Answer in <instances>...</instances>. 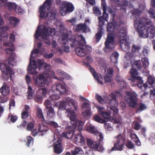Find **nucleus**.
Masks as SVG:
<instances>
[{
  "instance_id": "1",
  "label": "nucleus",
  "mask_w": 155,
  "mask_h": 155,
  "mask_svg": "<svg viewBox=\"0 0 155 155\" xmlns=\"http://www.w3.org/2000/svg\"><path fill=\"white\" fill-rule=\"evenodd\" d=\"M70 115V120L72 127L74 129L78 130L79 132L75 135L74 140L75 143L78 145H84L85 144V139L82 135L81 132L84 123L81 120H77L76 115L74 113L72 112Z\"/></svg>"
},
{
  "instance_id": "2",
  "label": "nucleus",
  "mask_w": 155,
  "mask_h": 155,
  "mask_svg": "<svg viewBox=\"0 0 155 155\" xmlns=\"http://www.w3.org/2000/svg\"><path fill=\"white\" fill-rule=\"evenodd\" d=\"M142 68L140 60L135 61L133 63V65L130 71L131 77L130 80L132 81V86L137 85L141 90H143L142 85L143 81L141 77L137 76L138 75L137 70H140Z\"/></svg>"
},
{
  "instance_id": "3",
  "label": "nucleus",
  "mask_w": 155,
  "mask_h": 155,
  "mask_svg": "<svg viewBox=\"0 0 155 155\" xmlns=\"http://www.w3.org/2000/svg\"><path fill=\"white\" fill-rule=\"evenodd\" d=\"M68 34L67 33L64 34L62 36L61 40L60 41V43L65 45L68 43V40L71 41L72 43L70 44L72 48L78 46H83L85 45L86 42L85 38L83 36L81 35L78 37V40L77 41L76 38L74 37L68 38Z\"/></svg>"
},
{
  "instance_id": "4",
  "label": "nucleus",
  "mask_w": 155,
  "mask_h": 155,
  "mask_svg": "<svg viewBox=\"0 0 155 155\" xmlns=\"http://www.w3.org/2000/svg\"><path fill=\"white\" fill-rule=\"evenodd\" d=\"M115 35L119 39L120 46L122 50L125 52L128 51L130 47L127 41V31L126 29L122 27L120 29L117 30Z\"/></svg>"
},
{
  "instance_id": "5",
  "label": "nucleus",
  "mask_w": 155,
  "mask_h": 155,
  "mask_svg": "<svg viewBox=\"0 0 155 155\" xmlns=\"http://www.w3.org/2000/svg\"><path fill=\"white\" fill-rule=\"evenodd\" d=\"M9 36V38L8 41L10 42L5 43L4 45L6 46H12V47L9 48L5 49V50L7 54H11L8 58V62L9 64L13 66L15 65L16 63L15 58L16 56L15 54L14 53H12L14 51L15 48L13 47L14 45L12 42H13L15 41V36L12 34H10Z\"/></svg>"
},
{
  "instance_id": "6",
  "label": "nucleus",
  "mask_w": 155,
  "mask_h": 155,
  "mask_svg": "<svg viewBox=\"0 0 155 155\" xmlns=\"http://www.w3.org/2000/svg\"><path fill=\"white\" fill-rule=\"evenodd\" d=\"M60 107L65 108L68 113L70 118V114L72 112L75 113L73 111L74 110H77L78 106V103L73 100H68L67 102L62 101L60 103Z\"/></svg>"
},
{
  "instance_id": "7",
  "label": "nucleus",
  "mask_w": 155,
  "mask_h": 155,
  "mask_svg": "<svg viewBox=\"0 0 155 155\" xmlns=\"http://www.w3.org/2000/svg\"><path fill=\"white\" fill-rule=\"evenodd\" d=\"M132 14L133 15L135 16L136 18L134 21V26L135 28L140 30L139 33L142 36L144 33V31L146 32V30H143L144 27L143 24L140 22L141 18H140V11L137 9H134L133 11Z\"/></svg>"
},
{
  "instance_id": "8",
  "label": "nucleus",
  "mask_w": 155,
  "mask_h": 155,
  "mask_svg": "<svg viewBox=\"0 0 155 155\" xmlns=\"http://www.w3.org/2000/svg\"><path fill=\"white\" fill-rule=\"evenodd\" d=\"M74 10L73 5L71 2L67 1H64L62 2L61 5L59 8V10L61 15L64 16L68 13H70Z\"/></svg>"
},
{
  "instance_id": "9",
  "label": "nucleus",
  "mask_w": 155,
  "mask_h": 155,
  "mask_svg": "<svg viewBox=\"0 0 155 155\" xmlns=\"http://www.w3.org/2000/svg\"><path fill=\"white\" fill-rule=\"evenodd\" d=\"M53 31L54 30L52 29H50L49 30L45 26L43 29H41L40 27L38 26L35 34V38L38 39L39 37H42L43 39H46L48 35H52Z\"/></svg>"
},
{
  "instance_id": "10",
  "label": "nucleus",
  "mask_w": 155,
  "mask_h": 155,
  "mask_svg": "<svg viewBox=\"0 0 155 155\" xmlns=\"http://www.w3.org/2000/svg\"><path fill=\"white\" fill-rule=\"evenodd\" d=\"M115 138L117 139V142L114 143V147L111 149L110 151L122 150L126 141L125 137L121 134H120Z\"/></svg>"
},
{
  "instance_id": "11",
  "label": "nucleus",
  "mask_w": 155,
  "mask_h": 155,
  "mask_svg": "<svg viewBox=\"0 0 155 155\" xmlns=\"http://www.w3.org/2000/svg\"><path fill=\"white\" fill-rule=\"evenodd\" d=\"M124 99L130 107L134 108L136 107L138 100L136 94L131 92H127Z\"/></svg>"
},
{
  "instance_id": "12",
  "label": "nucleus",
  "mask_w": 155,
  "mask_h": 155,
  "mask_svg": "<svg viewBox=\"0 0 155 155\" xmlns=\"http://www.w3.org/2000/svg\"><path fill=\"white\" fill-rule=\"evenodd\" d=\"M114 37L112 33H109L105 42V47L104 49L106 52H108L113 50L114 48L115 41Z\"/></svg>"
},
{
  "instance_id": "13",
  "label": "nucleus",
  "mask_w": 155,
  "mask_h": 155,
  "mask_svg": "<svg viewBox=\"0 0 155 155\" xmlns=\"http://www.w3.org/2000/svg\"><path fill=\"white\" fill-rule=\"evenodd\" d=\"M35 85L38 88L44 86L46 84H49L48 80L50 78L48 77L45 78L43 74H40L34 78Z\"/></svg>"
},
{
  "instance_id": "14",
  "label": "nucleus",
  "mask_w": 155,
  "mask_h": 155,
  "mask_svg": "<svg viewBox=\"0 0 155 155\" xmlns=\"http://www.w3.org/2000/svg\"><path fill=\"white\" fill-rule=\"evenodd\" d=\"M108 101L107 102L108 104L111 106L109 107L110 112L111 113H113L114 114H117L118 110L117 108L114 106L116 104L117 102L116 97V95L114 93H111L107 97Z\"/></svg>"
},
{
  "instance_id": "15",
  "label": "nucleus",
  "mask_w": 155,
  "mask_h": 155,
  "mask_svg": "<svg viewBox=\"0 0 155 155\" xmlns=\"http://www.w3.org/2000/svg\"><path fill=\"white\" fill-rule=\"evenodd\" d=\"M99 140L98 141H94L93 140L88 139L87 140V143L89 148L94 150H97L100 151H103L104 148L101 142Z\"/></svg>"
},
{
  "instance_id": "16",
  "label": "nucleus",
  "mask_w": 155,
  "mask_h": 155,
  "mask_svg": "<svg viewBox=\"0 0 155 155\" xmlns=\"http://www.w3.org/2000/svg\"><path fill=\"white\" fill-rule=\"evenodd\" d=\"M140 22L142 23L144 27V28L143 29L144 30H146V31L145 32L144 31V33L143 35H141L139 31L140 30L138 29H136L138 31L140 36L141 37H144V36H146L147 37L148 35V29L150 28L151 26V22L149 19H147L145 18L142 17L141 18V19L140 20Z\"/></svg>"
},
{
  "instance_id": "17",
  "label": "nucleus",
  "mask_w": 155,
  "mask_h": 155,
  "mask_svg": "<svg viewBox=\"0 0 155 155\" xmlns=\"http://www.w3.org/2000/svg\"><path fill=\"white\" fill-rule=\"evenodd\" d=\"M0 69L3 72L2 77L3 79L7 80L9 75H11L12 71L11 68L8 65L4 63L0 64Z\"/></svg>"
},
{
  "instance_id": "18",
  "label": "nucleus",
  "mask_w": 155,
  "mask_h": 155,
  "mask_svg": "<svg viewBox=\"0 0 155 155\" xmlns=\"http://www.w3.org/2000/svg\"><path fill=\"white\" fill-rule=\"evenodd\" d=\"M47 91V89L45 87L39 89L34 98L35 101L38 103H41L43 97H45Z\"/></svg>"
},
{
  "instance_id": "19",
  "label": "nucleus",
  "mask_w": 155,
  "mask_h": 155,
  "mask_svg": "<svg viewBox=\"0 0 155 155\" xmlns=\"http://www.w3.org/2000/svg\"><path fill=\"white\" fill-rule=\"evenodd\" d=\"M16 5L15 3L8 2L7 0H0V7H3L10 12L14 11Z\"/></svg>"
},
{
  "instance_id": "20",
  "label": "nucleus",
  "mask_w": 155,
  "mask_h": 155,
  "mask_svg": "<svg viewBox=\"0 0 155 155\" xmlns=\"http://www.w3.org/2000/svg\"><path fill=\"white\" fill-rule=\"evenodd\" d=\"M87 23H90L89 19L85 20L84 23H80L74 27V28L76 31H82L83 32H86L88 28Z\"/></svg>"
},
{
  "instance_id": "21",
  "label": "nucleus",
  "mask_w": 155,
  "mask_h": 155,
  "mask_svg": "<svg viewBox=\"0 0 155 155\" xmlns=\"http://www.w3.org/2000/svg\"><path fill=\"white\" fill-rule=\"evenodd\" d=\"M51 90L54 92H58L61 94L66 92L65 86L58 83L54 84L51 87Z\"/></svg>"
},
{
  "instance_id": "22",
  "label": "nucleus",
  "mask_w": 155,
  "mask_h": 155,
  "mask_svg": "<svg viewBox=\"0 0 155 155\" xmlns=\"http://www.w3.org/2000/svg\"><path fill=\"white\" fill-rule=\"evenodd\" d=\"M54 152L57 154H60L63 150V147L61 141L58 140L53 144Z\"/></svg>"
},
{
  "instance_id": "23",
  "label": "nucleus",
  "mask_w": 155,
  "mask_h": 155,
  "mask_svg": "<svg viewBox=\"0 0 155 155\" xmlns=\"http://www.w3.org/2000/svg\"><path fill=\"white\" fill-rule=\"evenodd\" d=\"M87 130L91 133L94 134L97 136V138L100 141H102L104 139V137L102 134L97 131L94 126H90L87 128Z\"/></svg>"
},
{
  "instance_id": "24",
  "label": "nucleus",
  "mask_w": 155,
  "mask_h": 155,
  "mask_svg": "<svg viewBox=\"0 0 155 155\" xmlns=\"http://www.w3.org/2000/svg\"><path fill=\"white\" fill-rule=\"evenodd\" d=\"M52 3L51 0H46L43 5L40 7L39 12L41 13V17L44 16V14L43 13L44 11L45 10L46 8L49 9Z\"/></svg>"
},
{
  "instance_id": "25",
  "label": "nucleus",
  "mask_w": 155,
  "mask_h": 155,
  "mask_svg": "<svg viewBox=\"0 0 155 155\" xmlns=\"http://www.w3.org/2000/svg\"><path fill=\"white\" fill-rule=\"evenodd\" d=\"M43 13L44 14L43 17H41V13L39 17L41 18H46L49 20H52L54 19L56 17V14L53 11H51L49 12H48L46 13V10L44 11Z\"/></svg>"
},
{
  "instance_id": "26",
  "label": "nucleus",
  "mask_w": 155,
  "mask_h": 155,
  "mask_svg": "<svg viewBox=\"0 0 155 155\" xmlns=\"http://www.w3.org/2000/svg\"><path fill=\"white\" fill-rule=\"evenodd\" d=\"M48 130V128L47 126H45V125H40L38 131H37L36 130H35L32 131L33 135L34 136H36L39 134V132L42 133L45 132L47 131Z\"/></svg>"
},
{
  "instance_id": "27",
  "label": "nucleus",
  "mask_w": 155,
  "mask_h": 155,
  "mask_svg": "<svg viewBox=\"0 0 155 155\" xmlns=\"http://www.w3.org/2000/svg\"><path fill=\"white\" fill-rule=\"evenodd\" d=\"M0 92L2 94L5 96L8 95L10 92L9 87L6 83H4L1 88Z\"/></svg>"
},
{
  "instance_id": "28",
  "label": "nucleus",
  "mask_w": 155,
  "mask_h": 155,
  "mask_svg": "<svg viewBox=\"0 0 155 155\" xmlns=\"http://www.w3.org/2000/svg\"><path fill=\"white\" fill-rule=\"evenodd\" d=\"M9 28V27L7 25H3L0 27V36L2 38L6 36V38H7V31Z\"/></svg>"
},
{
  "instance_id": "29",
  "label": "nucleus",
  "mask_w": 155,
  "mask_h": 155,
  "mask_svg": "<svg viewBox=\"0 0 155 155\" xmlns=\"http://www.w3.org/2000/svg\"><path fill=\"white\" fill-rule=\"evenodd\" d=\"M31 64L32 60L31 58H30V62L28 68V72L30 74L36 75L38 73V72L36 71V69L37 68V67L31 66Z\"/></svg>"
},
{
  "instance_id": "30",
  "label": "nucleus",
  "mask_w": 155,
  "mask_h": 155,
  "mask_svg": "<svg viewBox=\"0 0 155 155\" xmlns=\"http://www.w3.org/2000/svg\"><path fill=\"white\" fill-rule=\"evenodd\" d=\"M8 20L10 22L11 25L12 27H15L18 25L20 20L16 17L11 16L10 17Z\"/></svg>"
},
{
  "instance_id": "31",
  "label": "nucleus",
  "mask_w": 155,
  "mask_h": 155,
  "mask_svg": "<svg viewBox=\"0 0 155 155\" xmlns=\"http://www.w3.org/2000/svg\"><path fill=\"white\" fill-rule=\"evenodd\" d=\"M76 54L80 57H84L86 54L87 51L84 48H77L75 49Z\"/></svg>"
},
{
  "instance_id": "32",
  "label": "nucleus",
  "mask_w": 155,
  "mask_h": 155,
  "mask_svg": "<svg viewBox=\"0 0 155 155\" xmlns=\"http://www.w3.org/2000/svg\"><path fill=\"white\" fill-rule=\"evenodd\" d=\"M30 107L28 105H26L25 107L22 111L21 113V118L23 119H26L28 118L29 115V110Z\"/></svg>"
},
{
  "instance_id": "33",
  "label": "nucleus",
  "mask_w": 155,
  "mask_h": 155,
  "mask_svg": "<svg viewBox=\"0 0 155 155\" xmlns=\"http://www.w3.org/2000/svg\"><path fill=\"white\" fill-rule=\"evenodd\" d=\"M115 2H121L120 4V5L121 9H123L124 12L126 10V7L128 5V2L125 0H113Z\"/></svg>"
},
{
  "instance_id": "34",
  "label": "nucleus",
  "mask_w": 155,
  "mask_h": 155,
  "mask_svg": "<svg viewBox=\"0 0 155 155\" xmlns=\"http://www.w3.org/2000/svg\"><path fill=\"white\" fill-rule=\"evenodd\" d=\"M147 108L146 105L144 103H140L139 104L136 110V113L143 111Z\"/></svg>"
},
{
  "instance_id": "35",
  "label": "nucleus",
  "mask_w": 155,
  "mask_h": 155,
  "mask_svg": "<svg viewBox=\"0 0 155 155\" xmlns=\"http://www.w3.org/2000/svg\"><path fill=\"white\" fill-rule=\"evenodd\" d=\"M116 23L110 22L107 24V29L108 31L113 32L116 28Z\"/></svg>"
},
{
  "instance_id": "36",
  "label": "nucleus",
  "mask_w": 155,
  "mask_h": 155,
  "mask_svg": "<svg viewBox=\"0 0 155 155\" xmlns=\"http://www.w3.org/2000/svg\"><path fill=\"white\" fill-rule=\"evenodd\" d=\"M36 116L39 119H41L42 121L45 120L41 109L38 107L36 111Z\"/></svg>"
},
{
  "instance_id": "37",
  "label": "nucleus",
  "mask_w": 155,
  "mask_h": 155,
  "mask_svg": "<svg viewBox=\"0 0 155 155\" xmlns=\"http://www.w3.org/2000/svg\"><path fill=\"white\" fill-rule=\"evenodd\" d=\"M72 155H76L78 154H82L83 151L82 149L80 147H75L74 150L71 151Z\"/></svg>"
},
{
  "instance_id": "38",
  "label": "nucleus",
  "mask_w": 155,
  "mask_h": 155,
  "mask_svg": "<svg viewBox=\"0 0 155 155\" xmlns=\"http://www.w3.org/2000/svg\"><path fill=\"white\" fill-rule=\"evenodd\" d=\"M48 110L47 116L50 118H52L55 115V113L53 108L51 107L47 109Z\"/></svg>"
},
{
  "instance_id": "39",
  "label": "nucleus",
  "mask_w": 155,
  "mask_h": 155,
  "mask_svg": "<svg viewBox=\"0 0 155 155\" xmlns=\"http://www.w3.org/2000/svg\"><path fill=\"white\" fill-rule=\"evenodd\" d=\"M33 138L30 136H28L25 140V141L26 143V145L28 147H29L31 143H33Z\"/></svg>"
},
{
  "instance_id": "40",
  "label": "nucleus",
  "mask_w": 155,
  "mask_h": 155,
  "mask_svg": "<svg viewBox=\"0 0 155 155\" xmlns=\"http://www.w3.org/2000/svg\"><path fill=\"white\" fill-rule=\"evenodd\" d=\"M15 12L19 15H21L24 13V11L21 7L17 5L16 8L15 9Z\"/></svg>"
},
{
  "instance_id": "41",
  "label": "nucleus",
  "mask_w": 155,
  "mask_h": 155,
  "mask_svg": "<svg viewBox=\"0 0 155 155\" xmlns=\"http://www.w3.org/2000/svg\"><path fill=\"white\" fill-rule=\"evenodd\" d=\"M28 97L27 98L28 99H31L33 98V92L32 91V89L31 86H28V91H27Z\"/></svg>"
},
{
  "instance_id": "42",
  "label": "nucleus",
  "mask_w": 155,
  "mask_h": 155,
  "mask_svg": "<svg viewBox=\"0 0 155 155\" xmlns=\"http://www.w3.org/2000/svg\"><path fill=\"white\" fill-rule=\"evenodd\" d=\"M93 118L94 120L97 122L102 124H104L106 122V121L105 120L101 118L98 115H95Z\"/></svg>"
},
{
  "instance_id": "43",
  "label": "nucleus",
  "mask_w": 155,
  "mask_h": 155,
  "mask_svg": "<svg viewBox=\"0 0 155 155\" xmlns=\"http://www.w3.org/2000/svg\"><path fill=\"white\" fill-rule=\"evenodd\" d=\"M102 30L101 28L99 29V31L95 35V37L97 39V42H98L100 40L102 35Z\"/></svg>"
},
{
  "instance_id": "44",
  "label": "nucleus",
  "mask_w": 155,
  "mask_h": 155,
  "mask_svg": "<svg viewBox=\"0 0 155 155\" xmlns=\"http://www.w3.org/2000/svg\"><path fill=\"white\" fill-rule=\"evenodd\" d=\"M141 60L143 62V67L144 68H146L149 64L148 58L144 57Z\"/></svg>"
},
{
  "instance_id": "45",
  "label": "nucleus",
  "mask_w": 155,
  "mask_h": 155,
  "mask_svg": "<svg viewBox=\"0 0 155 155\" xmlns=\"http://www.w3.org/2000/svg\"><path fill=\"white\" fill-rule=\"evenodd\" d=\"M99 20V29H101V28L103 30L102 26L104 25L105 21L103 19V17H100L98 18Z\"/></svg>"
},
{
  "instance_id": "46",
  "label": "nucleus",
  "mask_w": 155,
  "mask_h": 155,
  "mask_svg": "<svg viewBox=\"0 0 155 155\" xmlns=\"http://www.w3.org/2000/svg\"><path fill=\"white\" fill-rule=\"evenodd\" d=\"M48 125L57 128L58 127V124L53 121H48L46 123Z\"/></svg>"
},
{
  "instance_id": "47",
  "label": "nucleus",
  "mask_w": 155,
  "mask_h": 155,
  "mask_svg": "<svg viewBox=\"0 0 155 155\" xmlns=\"http://www.w3.org/2000/svg\"><path fill=\"white\" fill-rule=\"evenodd\" d=\"M125 145L126 147L128 149H133L134 147V144L130 141H127L125 144Z\"/></svg>"
},
{
  "instance_id": "48",
  "label": "nucleus",
  "mask_w": 155,
  "mask_h": 155,
  "mask_svg": "<svg viewBox=\"0 0 155 155\" xmlns=\"http://www.w3.org/2000/svg\"><path fill=\"white\" fill-rule=\"evenodd\" d=\"M93 11L94 13L96 15H100L101 14V12L99 8L97 6H94L93 8Z\"/></svg>"
},
{
  "instance_id": "49",
  "label": "nucleus",
  "mask_w": 155,
  "mask_h": 155,
  "mask_svg": "<svg viewBox=\"0 0 155 155\" xmlns=\"http://www.w3.org/2000/svg\"><path fill=\"white\" fill-rule=\"evenodd\" d=\"M110 112L109 113L107 112H102L101 114L104 118L105 119H109L110 118Z\"/></svg>"
},
{
  "instance_id": "50",
  "label": "nucleus",
  "mask_w": 155,
  "mask_h": 155,
  "mask_svg": "<svg viewBox=\"0 0 155 155\" xmlns=\"http://www.w3.org/2000/svg\"><path fill=\"white\" fill-rule=\"evenodd\" d=\"M140 48V47L138 45H134L132 47V51L134 52H138Z\"/></svg>"
},
{
  "instance_id": "51",
  "label": "nucleus",
  "mask_w": 155,
  "mask_h": 155,
  "mask_svg": "<svg viewBox=\"0 0 155 155\" xmlns=\"http://www.w3.org/2000/svg\"><path fill=\"white\" fill-rule=\"evenodd\" d=\"M50 98L52 101H55L59 100L60 97L57 94H53L50 97Z\"/></svg>"
},
{
  "instance_id": "52",
  "label": "nucleus",
  "mask_w": 155,
  "mask_h": 155,
  "mask_svg": "<svg viewBox=\"0 0 155 155\" xmlns=\"http://www.w3.org/2000/svg\"><path fill=\"white\" fill-rule=\"evenodd\" d=\"M133 56V54L130 52L127 53L126 55H125L124 57L127 60H130L131 59Z\"/></svg>"
},
{
  "instance_id": "53",
  "label": "nucleus",
  "mask_w": 155,
  "mask_h": 155,
  "mask_svg": "<svg viewBox=\"0 0 155 155\" xmlns=\"http://www.w3.org/2000/svg\"><path fill=\"white\" fill-rule=\"evenodd\" d=\"M89 69L91 72L92 73L94 78L98 77L97 74L96 73L95 70L93 68L91 67L89 68Z\"/></svg>"
},
{
  "instance_id": "54",
  "label": "nucleus",
  "mask_w": 155,
  "mask_h": 155,
  "mask_svg": "<svg viewBox=\"0 0 155 155\" xmlns=\"http://www.w3.org/2000/svg\"><path fill=\"white\" fill-rule=\"evenodd\" d=\"M149 52V50L146 47H143L142 50V53L144 56H147Z\"/></svg>"
},
{
  "instance_id": "55",
  "label": "nucleus",
  "mask_w": 155,
  "mask_h": 155,
  "mask_svg": "<svg viewBox=\"0 0 155 155\" xmlns=\"http://www.w3.org/2000/svg\"><path fill=\"white\" fill-rule=\"evenodd\" d=\"M45 105L47 109L50 108L51 106V103L50 101L49 100H47L46 101L45 103Z\"/></svg>"
},
{
  "instance_id": "56",
  "label": "nucleus",
  "mask_w": 155,
  "mask_h": 155,
  "mask_svg": "<svg viewBox=\"0 0 155 155\" xmlns=\"http://www.w3.org/2000/svg\"><path fill=\"white\" fill-rule=\"evenodd\" d=\"M34 127V124L31 123H29L27 126V130L29 131H32Z\"/></svg>"
},
{
  "instance_id": "57",
  "label": "nucleus",
  "mask_w": 155,
  "mask_h": 155,
  "mask_svg": "<svg viewBox=\"0 0 155 155\" xmlns=\"http://www.w3.org/2000/svg\"><path fill=\"white\" fill-rule=\"evenodd\" d=\"M112 77L108 75H106V76L104 77L105 82L106 83H109L111 81V78Z\"/></svg>"
},
{
  "instance_id": "58",
  "label": "nucleus",
  "mask_w": 155,
  "mask_h": 155,
  "mask_svg": "<svg viewBox=\"0 0 155 155\" xmlns=\"http://www.w3.org/2000/svg\"><path fill=\"white\" fill-rule=\"evenodd\" d=\"M54 54L51 53L49 54H43V56L44 58L46 59H49L52 58L54 56Z\"/></svg>"
},
{
  "instance_id": "59",
  "label": "nucleus",
  "mask_w": 155,
  "mask_h": 155,
  "mask_svg": "<svg viewBox=\"0 0 155 155\" xmlns=\"http://www.w3.org/2000/svg\"><path fill=\"white\" fill-rule=\"evenodd\" d=\"M154 81V80L151 77H149L148 78L147 82L151 86L153 85Z\"/></svg>"
},
{
  "instance_id": "60",
  "label": "nucleus",
  "mask_w": 155,
  "mask_h": 155,
  "mask_svg": "<svg viewBox=\"0 0 155 155\" xmlns=\"http://www.w3.org/2000/svg\"><path fill=\"white\" fill-rule=\"evenodd\" d=\"M111 56V58L112 59L114 57L115 58L118 59L119 56V54L117 51H115L113 52Z\"/></svg>"
},
{
  "instance_id": "61",
  "label": "nucleus",
  "mask_w": 155,
  "mask_h": 155,
  "mask_svg": "<svg viewBox=\"0 0 155 155\" xmlns=\"http://www.w3.org/2000/svg\"><path fill=\"white\" fill-rule=\"evenodd\" d=\"M15 105V100L12 99H11L9 101V109L10 110L11 106L14 107Z\"/></svg>"
},
{
  "instance_id": "62",
  "label": "nucleus",
  "mask_w": 155,
  "mask_h": 155,
  "mask_svg": "<svg viewBox=\"0 0 155 155\" xmlns=\"http://www.w3.org/2000/svg\"><path fill=\"white\" fill-rule=\"evenodd\" d=\"M118 83L120 85L121 87L124 88L126 87L127 84L126 82L125 81L123 80L121 82L119 81Z\"/></svg>"
},
{
  "instance_id": "63",
  "label": "nucleus",
  "mask_w": 155,
  "mask_h": 155,
  "mask_svg": "<svg viewBox=\"0 0 155 155\" xmlns=\"http://www.w3.org/2000/svg\"><path fill=\"white\" fill-rule=\"evenodd\" d=\"M151 93V94L150 95V99L152 100H155V90L152 91Z\"/></svg>"
},
{
  "instance_id": "64",
  "label": "nucleus",
  "mask_w": 155,
  "mask_h": 155,
  "mask_svg": "<svg viewBox=\"0 0 155 155\" xmlns=\"http://www.w3.org/2000/svg\"><path fill=\"white\" fill-rule=\"evenodd\" d=\"M150 140L151 141L152 144H155V134H153L150 138Z\"/></svg>"
}]
</instances>
